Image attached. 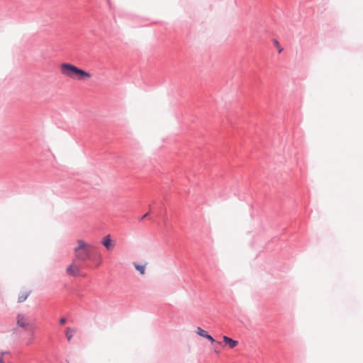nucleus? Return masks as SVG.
<instances>
[{
    "mask_svg": "<svg viewBox=\"0 0 363 363\" xmlns=\"http://www.w3.org/2000/svg\"><path fill=\"white\" fill-rule=\"evenodd\" d=\"M77 243V247L74 249L76 259L81 262L89 260L98 267L102 262V256L97 248L82 240H79Z\"/></svg>",
    "mask_w": 363,
    "mask_h": 363,
    "instance_id": "nucleus-1",
    "label": "nucleus"
},
{
    "mask_svg": "<svg viewBox=\"0 0 363 363\" xmlns=\"http://www.w3.org/2000/svg\"><path fill=\"white\" fill-rule=\"evenodd\" d=\"M62 74L71 79L83 81L91 77V74L71 63L64 62L60 65Z\"/></svg>",
    "mask_w": 363,
    "mask_h": 363,
    "instance_id": "nucleus-2",
    "label": "nucleus"
},
{
    "mask_svg": "<svg viewBox=\"0 0 363 363\" xmlns=\"http://www.w3.org/2000/svg\"><path fill=\"white\" fill-rule=\"evenodd\" d=\"M16 325L33 335L35 333V323L33 318L27 313H18L16 315Z\"/></svg>",
    "mask_w": 363,
    "mask_h": 363,
    "instance_id": "nucleus-3",
    "label": "nucleus"
},
{
    "mask_svg": "<svg viewBox=\"0 0 363 363\" xmlns=\"http://www.w3.org/2000/svg\"><path fill=\"white\" fill-rule=\"evenodd\" d=\"M101 243L106 248L107 250L111 251L114 247V244L112 243L110 235H107L101 241Z\"/></svg>",
    "mask_w": 363,
    "mask_h": 363,
    "instance_id": "nucleus-4",
    "label": "nucleus"
},
{
    "mask_svg": "<svg viewBox=\"0 0 363 363\" xmlns=\"http://www.w3.org/2000/svg\"><path fill=\"white\" fill-rule=\"evenodd\" d=\"M80 267L74 265V264H71L67 268V273L72 276H77L80 272Z\"/></svg>",
    "mask_w": 363,
    "mask_h": 363,
    "instance_id": "nucleus-5",
    "label": "nucleus"
},
{
    "mask_svg": "<svg viewBox=\"0 0 363 363\" xmlns=\"http://www.w3.org/2000/svg\"><path fill=\"white\" fill-rule=\"evenodd\" d=\"M197 334L204 338H206L207 340H208L209 341H211V342H215V340L214 338L210 335L206 330H203L200 327H198L197 328Z\"/></svg>",
    "mask_w": 363,
    "mask_h": 363,
    "instance_id": "nucleus-6",
    "label": "nucleus"
},
{
    "mask_svg": "<svg viewBox=\"0 0 363 363\" xmlns=\"http://www.w3.org/2000/svg\"><path fill=\"white\" fill-rule=\"evenodd\" d=\"M223 342L226 344V345H228L229 347L230 348H234L235 347H236L238 344V342L236 341V340H233L232 338L228 337V336H223Z\"/></svg>",
    "mask_w": 363,
    "mask_h": 363,
    "instance_id": "nucleus-7",
    "label": "nucleus"
},
{
    "mask_svg": "<svg viewBox=\"0 0 363 363\" xmlns=\"http://www.w3.org/2000/svg\"><path fill=\"white\" fill-rule=\"evenodd\" d=\"M74 333H75L74 329H73L72 328H67V329L65 330V335L69 341L72 338Z\"/></svg>",
    "mask_w": 363,
    "mask_h": 363,
    "instance_id": "nucleus-8",
    "label": "nucleus"
},
{
    "mask_svg": "<svg viewBox=\"0 0 363 363\" xmlns=\"http://www.w3.org/2000/svg\"><path fill=\"white\" fill-rule=\"evenodd\" d=\"M135 268L140 272V274L143 275L145 272V265H140L136 262L133 263Z\"/></svg>",
    "mask_w": 363,
    "mask_h": 363,
    "instance_id": "nucleus-9",
    "label": "nucleus"
},
{
    "mask_svg": "<svg viewBox=\"0 0 363 363\" xmlns=\"http://www.w3.org/2000/svg\"><path fill=\"white\" fill-rule=\"evenodd\" d=\"M29 292H22L19 296H18V301L19 303H22L23 301H25L28 296H29Z\"/></svg>",
    "mask_w": 363,
    "mask_h": 363,
    "instance_id": "nucleus-10",
    "label": "nucleus"
},
{
    "mask_svg": "<svg viewBox=\"0 0 363 363\" xmlns=\"http://www.w3.org/2000/svg\"><path fill=\"white\" fill-rule=\"evenodd\" d=\"M29 334H30V336L28 337V338L26 340V345H30L33 344V340H34L35 334L33 335L30 333H29Z\"/></svg>",
    "mask_w": 363,
    "mask_h": 363,
    "instance_id": "nucleus-11",
    "label": "nucleus"
},
{
    "mask_svg": "<svg viewBox=\"0 0 363 363\" xmlns=\"http://www.w3.org/2000/svg\"><path fill=\"white\" fill-rule=\"evenodd\" d=\"M9 354H10L9 351H1L0 352V356H1L4 358V355Z\"/></svg>",
    "mask_w": 363,
    "mask_h": 363,
    "instance_id": "nucleus-12",
    "label": "nucleus"
},
{
    "mask_svg": "<svg viewBox=\"0 0 363 363\" xmlns=\"http://www.w3.org/2000/svg\"><path fill=\"white\" fill-rule=\"evenodd\" d=\"M66 321H67V320H66V318H60V323L61 325L65 324V323H66Z\"/></svg>",
    "mask_w": 363,
    "mask_h": 363,
    "instance_id": "nucleus-13",
    "label": "nucleus"
},
{
    "mask_svg": "<svg viewBox=\"0 0 363 363\" xmlns=\"http://www.w3.org/2000/svg\"><path fill=\"white\" fill-rule=\"evenodd\" d=\"M148 214H149V213H147L145 214L144 216H143L140 218V220H142L145 219V218H147V216H148Z\"/></svg>",
    "mask_w": 363,
    "mask_h": 363,
    "instance_id": "nucleus-14",
    "label": "nucleus"
},
{
    "mask_svg": "<svg viewBox=\"0 0 363 363\" xmlns=\"http://www.w3.org/2000/svg\"><path fill=\"white\" fill-rule=\"evenodd\" d=\"M0 363H6L4 358L0 356Z\"/></svg>",
    "mask_w": 363,
    "mask_h": 363,
    "instance_id": "nucleus-15",
    "label": "nucleus"
},
{
    "mask_svg": "<svg viewBox=\"0 0 363 363\" xmlns=\"http://www.w3.org/2000/svg\"><path fill=\"white\" fill-rule=\"evenodd\" d=\"M277 48L279 53L283 50V48H280L279 45L277 46Z\"/></svg>",
    "mask_w": 363,
    "mask_h": 363,
    "instance_id": "nucleus-16",
    "label": "nucleus"
},
{
    "mask_svg": "<svg viewBox=\"0 0 363 363\" xmlns=\"http://www.w3.org/2000/svg\"><path fill=\"white\" fill-rule=\"evenodd\" d=\"M274 43L277 46L279 45V42L277 40H274Z\"/></svg>",
    "mask_w": 363,
    "mask_h": 363,
    "instance_id": "nucleus-17",
    "label": "nucleus"
}]
</instances>
